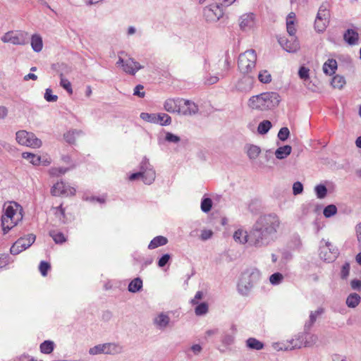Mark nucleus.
Here are the masks:
<instances>
[{"label": "nucleus", "instance_id": "20", "mask_svg": "<svg viewBox=\"0 0 361 361\" xmlns=\"http://www.w3.org/2000/svg\"><path fill=\"white\" fill-rule=\"evenodd\" d=\"M236 331L237 328L235 325L232 324L230 329V332H224L222 335L221 342L225 345H231L234 342Z\"/></svg>", "mask_w": 361, "mask_h": 361}, {"label": "nucleus", "instance_id": "13", "mask_svg": "<svg viewBox=\"0 0 361 361\" xmlns=\"http://www.w3.org/2000/svg\"><path fill=\"white\" fill-rule=\"evenodd\" d=\"M199 111L197 105L188 99H183V104H180V110L178 111V115L182 116H193Z\"/></svg>", "mask_w": 361, "mask_h": 361}, {"label": "nucleus", "instance_id": "7", "mask_svg": "<svg viewBox=\"0 0 361 361\" xmlns=\"http://www.w3.org/2000/svg\"><path fill=\"white\" fill-rule=\"evenodd\" d=\"M4 214L1 217L4 219H13L14 221H20L23 219V209L20 204L16 202L5 203L3 207Z\"/></svg>", "mask_w": 361, "mask_h": 361}, {"label": "nucleus", "instance_id": "19", "mask_svg": "<svg viewBox=\"0 0 361 361\" xmlns=\"http://www.w3.org/2000/svg\"><path fill=\"white\" fill-rule=\"evenodd\" d=\"M324 240L321 242V245L319 247V257L320 258L327 262H331L334 261L336 259V252H329L328 246H323Z\"/></svg>", "mask_w": 361, "mask_h": 361}, {"label": "nucleus", "instance_id": "18", "mask_svg": "<svg viewBox=\"0 0 361 361\" xmlns=\"http://www.w3.org/2000/svg\"><path fill=\"white\" fill-rule=\"evenodd\" d=\"M344 40L350 45H356L359 42V34L353 29H348L343 34Z\"/></svg>", "mask_w": 361, "mask_h": 361}, {"label": "nucleus", "instance_id": "46", "mask_svg": "<svg viewBox=\"0 0 361 361\" xmlns=\"http://www.w3.org/2000/svg\"><path fill=\"white\" fill-rule=\"evenodd\" d=\"M209 307L207 303L202 302L197 305L195 309V312L197 316L204 315L207 313Z\"/></svg>", "mask_w": 361, "mask_h": 361}, {"label": "nucleus", "instance_id": "3", "mask_svg": "<svg viewBox=\"0 0 361 361\" xmlns=\"http://www.w3.org/2000/svg\"><path fill=\"white\" fill-rule=\"evenodd\" d=\"M261 274L256 269H250L243 271L238 283V291L244 296L250 294L254 286L260 279Z\"/></svg>", "mask_w": 361, "mask_h": 361}, {"label": "nucleus", "instance_id": "51", "mask_svg": "<svg viewBox=\"0 0 361 361\" xmlns=\"http://www.w3.org/2000/svg\"><path fill=\"white\" fill-rule=\"evenodd\" d=\"M156 115L157 114H149L142 112L140 114V117L145 121L156 123Z\"/></svg>", "mask_w": 361, "mask_h": 361}, {"label": "nucleus", "instance_id": "43", "mask_svg": "<svg viewBox=\"0 0 361 361\" xmlns=\"http://www.w3.org/2000/svg\"><path fill=\"white\" fill-rule=\"evenodd\" d=\"M54 347V343L51 341H45L40 345V350L42 353L49 354L51 353Z\"/></svg>", "mask_w": 361, "mask_h": 361}, {"label": "nucleus", "instance_id": "34", "mask_svg": "<svg viewBox=\"0 0 361 361\" xmlns=\"http://www.w3.org/2000/svg\"><path fill=\"white\" fill-rule=\"evenodd\" d=\"M171 117L165 113H159L156 115V123L161 126H169L171 123Z\"/></svg>", "mask_w": 361, "mask_h": 361}, {"label": "nucleus", "instance_id": "9", "mask_svg": "<svg viewBox=\"0 0 361 361\" xmlns=\"http://www.w3.org/2000/svg\"><path fill=\"white\" fill-rule=\"evenodd\" d=\"M35 238L36 237L33 234L20 238L11 246L10 249L11 253L14 255L20 253L30 247L34 243Z\"/></svg>", "mask_w": 361, "mask_h": 361}, {"label": "nucleus", "instance_id": "33", "mask_svg": "<svg viewBox=\"0 0 361 361\" xmlns=\"http://www.w3.org/2000/svg\"><path fill=\"white\" fill-rule=\"evenodd\" d=\"M360 300L361 298L357 293H350L347 297L346 305L348 307L355 308L360 304Z\"/></svg>", "mask_w": 361, "mask_h": 361}, {"label": "nucleus", "instance_id": "64", "mask_svg": "<svg viewBox=\"0 0 361 361\" xmlns=\"http://www.w3.org/2000/svg\"><path fill=\"white\" fill-rule=\"evenodd\" d=\"M171 256L169 254L164 255L158 261V266L164 267L169 261Z\"/></svg>", "mask_w": 361, "mask_h": 361}, {"label": "nucleus", "instance_id": "62", "mask_svg": "<svg viewBox=\"0 0 361 361\" xmlns=\"http://www.w3.org/2000/svg\"><path fill=\"white\" fill-rule=\"evenodd\" d=\"M302 190H303V185L300 182L297 181L293 183V192L295 195L302 193Z\"/></svg>", "mask_w": 361, "mask_h": 361}, {"label": "nucleus", "instance_id": "5", "mask_svg": "<svg viewBox=\"0 0 361 361\" xmlns=\"http://www.w3.org/2000/svg\"><path fill=\"white\" fill-rule=\"evenodd\" d=\"M16 140L18 144L32 148H39L42 142L36 135L31 132L19 130L16 134Z\"/></svg>", "mask_w": 361, "mask_h": 361}, {"label": "nucleus", "instance_id": "57", "mask_svg": "<svg viewBox=\"0 0 361 361\" xmlns=\"http://www.w3.org/2000/svg\"><path fill=\"white\" fill-rule=\"evenodd\" d=\"M165 140L171 143H178L180 142V138L179 136L174 135L170 132L166 133Z\"/></svg>", "mask_w": 361, "mask_h": 361}, {"label": "nucleus", "instance_id": "52", "mask_svg": "<svg viewBox=\"0 0 361 361\" xmlns=\"http://www.w3.org/2000/svg\"><path fill=\"white\" fill-rule=\"evenodd\" d=\"M298 75L300 78L304 81L310 79V69L305 66H301L298 71Z\"/></svg>", "mask_w": 361, "mask_h": 361}, {"label": "nucleus", "instance_id": "26", "mask_svg": "<svg viewBox=\"0 0 361 361\" xmlns=\"http://www.w3.org/2000/svg\"><path fill=\"white\" fill-rule=\"evenodd\" d=\"M252 79L250 77H243L236 85V88L240 91H249L252 88Z\"/></svg>", "mask_w": 361, "mask_h": 361}, {"label": "nucleus", "instance_id": "37", "mask_svg": "<svg viewBox=\"0 0 361 361\" xmlns=\"http://www.w3.org/2000/svg\"><path fill=\"white\" fill-rule=\"evenodd\" d=\"M142 288V281L140 278L134 279L128 285V291L137 293Z\"/></svg>", "mask_w": 361, "mask_h": 361}, {"label": "nucleus", "instance_id": "15", "mask_svg": "<svg viewBox=\"0 0 361 361\" xmlns=\"http://www.w3.org/2000/svg\"><path fill=\"white\" fill-rule=\"evenodd\" d=\"M239 25L243 31L252 29L255 25V16L252 13H245L240 17Z\"/></svg>", "mask_w": 361, "mask_h": 361}, {"label": "nucleus", "instance_id": "12", "mask_svg": "<svg viewBox=\"0 0 361 361\" xmlns=\"http://www.w3.org/2000/svg\"><path fill=\"white\" fill-rule=\"evenodd\" d=\"M75 189L67 185L64 182H57L51 188V194L54 196L59 195H74Z\"/></svg>", "mask_w": 361, "mask_h": 361}, {"label": "nucleus", "instance_id": "48", "mask_svg": "<svg viewBox=\"0 0 361 361\" xmlns=\"http://www.w3.org/2000/svg\"><path fill=\"white\" fill-rule=\"evenodd\" d=\"M212 207V201L210 198L207 197L202 199L201 202V209L203 212H209Z\"/></svg>", "mask_w": 361, "mask_h": 361}, {"label": "nucleus", "instance_id": "61", "mask_svg": "<svg viewBox=\"0 0 361 361\" xmlns=\"http://www.w3.org/2000/svg\"><path fill=\"white\" fill-rule=\"evenodd\" d=\"M153 168L152 165L150 164L149 159L146 157L143 158V159L141 161L140 167V171H147L148 169H151Z\"/></svg>", "mask_w": 361, "mask_h": 361}, {"label": "nucleus", "instance_id": "39", "mask_svg": "<svg viewBox=\"0 0 361 361\" xmlns=\"http://www.w3.org/2000/svg\"><path fill=\"white\" fill-rule=\"evenodd\" d=\"M49 235L52 238L54 241L59 244V243H63L66 241V238L65 237L64 234L61 232L56 230H51L49 231Z\"/></svg>", "mask_w": 361, "mask_h": 361}, {"label": "nucleus", "instance_id": "16", "mask_svg": "<svg viewBox=\"0 0 361 361\" xmlns=\"http://www.w3.org/2000/svg\"><path fill=\"white\" fill-rule=\"evenodd\" d=\"M183 104V98H169L164 103V109L170 114H178L180 110V104Z\"/></svg>", "mask_w": 361, "mask_h": 361}, {"label": "nucleus", "instance_id": "60", "mask_svg": "<svg viewBox=\"0 0 361 361\" xmlns=\"http://www.w3.org/2000/svg\"><path fill=\"white\" fill-rule=\"evenodd\" d=\"M68 171V168L56 167V168H51L49 171V173L51 176H58L61 174H64Z\"/></svg>", "mask_w": 361, "mask_h": 361}, {"label": "nucleus", "instance_id": "50", "mask_svg": "<svg viewBox=\"0 0 361 361\" xmlns=\"http://www.w3.org/2000/svg\"><path fill=\"white\" fill-rule=\"evenodd\" d=\"M283 279V276L279 272L274 273L269 277V281L272 285H278L281 283Z\"/></svg>", "mask_w": 361, "mask_h": 361}, {"label": "nucleus", "instance_id": "59", "mask_svg": "<svg viewBox=\"0 0 361 361\" xmlns=\"http://www.w3.org/2000/svg\"><path fill=\"white\" fill-rule=\"evenodd\" d=\"M286 29L287 32L290 35V37H296L295 36V34L296 32V29L294 25L293 20H290L288 22H286Z\"/></svg>", "mask_w": 361, "mask_h": 361}, {"label": "nucleus", "instance_id": "55", "mask_svg": "<svg viewBox=\"0 0 361 361\" xmlns=\"http://www.w3.org/2000/svg\"><path fill=\"white\" fill-rule=\"evenodd\" d=\"M273 348L277 350H290L288 341L285 342H278L273 344Z\"/></svg>", "mask_w": 361, "mask_h": 361}, {"label": "nucleus", "instance_id": "25", "mask_svg": "<svg viewBox=\"0 0 361 361\" xmlns=\"http://www.w3.org/2000/svg\"><path fill=\"white\" fill-rule=\"evenodd\" d=\"M337 69V62L335 59H328L323 65V71L325 74L331 75Z\"/></svg>", "mask_w": 361, "mask_h": 361}, {"label": "nucleus", "instance_id": "35", "mask_svg": "<svg viewBox=\"0 0 361 361\" xmlns=\"http://www.w3.org/2000/svg\"><path fill=\"white\" fill-rule=\"evenodd\" d=\"M246 346L252 350H261L264 348V344L255 338H249L246 341Z\"/></svg>", "mask_w": 361, "mask_h": 361}, {"label": "nucleus", "instance_id": "11", "mask_svg": "<svg viewBox=\"0 0 361 361\" xmlns=\"http://www.w3.org/2000/svg\"><path fill=\"white\" fill-rule=\"evenodd\" d=\"M203 15L207 21L214 23L223 16L224 12L219 5L211 4L204 8Z\"/></svg>", "mask_w": 361, "mask_h": 361}, {"label": "nucleus", "instance_id": "28", "mask_svg": "<svg viewBox=\"0 0 361 361\" xmlns=\"http://www.w3.org/2000/svg\"><path fill=\"white\" fill-rule=\"evenodd\" d=\"M31 47L34 51L39 52L43 47L42 38L39 35L35 34L31 37Z\"/></svg>", "mask_w": 361, "mask_h": 361}, {"label": "nucleus", "instance_id": "54", "mask_svg": "<svg viewBox=\"0 0 361 361\" xmlns=\"http://www.w3.org/2000/svg\"><path fill=\"white\" fill-rule=\"evenodd\" d=\"M103 346L104 343L94 345V347L90 348L89 353L93 355L104 354V348Z\"/></svg>", "mask_w": 361, "mask_h": 361}, {"label": "nucleus", "instance_id": "10", "mask_svg": "<svg viewBox=\"0 0 361 361\" xmlns=\"http://www.w3.org/2000/svg\"><path fill=\"white\" fill-rule=\"evenodd\" d=\"M117 66H121L123 71L130 75H134L140 69L143 68L138 62L135 61L133 58H128L126 60L123 59L120 56L116 62Z\"/></svg>", "mask_w": 361, "mask_h": 361}, {"label": "nucleus", "instance_id": "41", "mask_svg": "<svg viewBox=\"0 0 361 361\" xmlns=\"http://www.w3.org/2000/svg\"><path fill=\"white\" fill-rule=\"evenodd\" d=\"M331 84L334 88L341 89L345 84V80L343 76L336 75L332 78Z\"/></svg>", "mask_w": 361, "mask_h": 361}, {"label": "nucleus", "instance_id": "36", "mask_svg": "<svg viewBox=\"0 0 361 361\" xmlns=\"http://www.w3.org/2000/svg\"><path fill=\"white\" fill-rule=\"evenodd\" d=\"M22 157L27 159L35 166H38L41 164V157L37 154L30 152H23Z\"/></svg>", "mask_w": 361, "mask_h": 361}, {"label": "nucleus", "instance_id": "6", "mask_svg": "<svg viewBox=\"0 0 361 361\" xmlns=\"http://www.w3.org/2000/svg\"><path fill=\"white\" fill-rule=\"evenodd\" d=\"M4 43H11L14 45H25L28 43L29 35L25 31H9L1 38Z\"/></svg>", "mask_w": 361, "mask_h": 361}, {"label": "nucleus", "instance_id": "53", "mask_svg": "<svg viewBox=\"0 0 361 361\" xmlns=\"http://www.w3.org/2000/svg\"><path fill=\"white\" fill-rule=\"evenodd\" d=\"M290 135V130L287 127L281 128L278 133V137L281 141H286Z\"/></svg>", "mask_w": 361, "mask_h": 361}, {"label": "nucleus", "instance_id": "49", "mask_svg": "<svg viewBox=\"0 0 361 361\" xmlns=\"http://www.w3.org/2000/svg\"><path fill=\"white\" fill-rule=\"evenodd\" d=\"M258 78L262 83H269L271 81V74L266 70L262 71L258 75Z\"/></svg>", "mask_w": 361, "mask_h": 361}, {"label": "nucleus", "instance_id": "40", "mask_svg": "<svg viewBox=\"0 0 361 361\" xmlns=\"http://www.w3.org/2000/svg\"><path fill=\"white\" fill-rule=\"evenodd\" d=\"M82 132L78 130H71L64 134V139L70 144L75 142V137L81 135Z\"/></svg>", "mask_w": 361, "mask_h": 361}, {"label": "nucleus", "instance_id": "42", "mask_svg": "<svg viewBox=\"0 0 361 361\" xmlns=\"http://www.w3.org/2000/svg\"><path fill=\"white\" fill-rule=\"evenodd\" d=\"M271 126H272L271 123L269 121H268V120L263 121L259 123L258 128H257V131L259 134L264 135L268 133V131L270 130Z\"/></svg>", "mask_w": 361, "mask_h": 361}, {"label": "nucleus", "instance_id": "44", "mask_svg": "<svg viewBox=\"0 0 361 361\" xmlns=\"http://www.w3.org/2000/svg\"><path fill=\"white\" fill-rule=\"evenodd\" d=\"M60 85L65 89L70 94L73 93V89L70 81L63 78V74L60 73Z\"/></svg>", "mask_w": 361, "mask_h": 361}, {"label": "nucleus", "instance_id": "23", "mask_svg": "<svg viewBox=\"0 0 361 361\" xmlns=\"http://www.w3.org/2000/svg\"><path fill=\"white\" fill-rule=\"evenodd\" d=\"M233 239L235 242H238L242 244L247 243L250 245V233H247L242 229H238L235 231L233 234Z\"/></svg>", "mask_w": 361, "mask_h": 361}, {"label": "nucleus", "instance_id": "14", "mask_svg": "<svg viewBox=\"0 0 361 361\" xmlns=\"http://www.w3.org/2000/svg\"><path fill=\"white\" fill-rule=\"evenodd\" d=\"M278 42L286 51L290 53L296 52L300 49L297 37H290V39L279 37Z\"/></svg>", "mask_w": 361, "mask_h": 361}, {"label": "nucleus", "instance_id": "8", "mask_svg": "<svg viewBox=\"0 0 361 361\" xmlns=\"http://www.w3.org/2000/svg\"><path fill=\"white\" fill-rule=\"evenodd\" d=\"M328 6V4L325 3L322 4L319 8L314 21V28L319 32L324 31L329 23L330 14Z\"/></svg>", "mask_w": 361, "mask_h": 361}, {"label": "nucleus", "instance_id": "2", "mask_svg": "<svg viewBox=\"0 0 361 361\" xmlns=\"http://www.w3.org/2000/svg\"><path fill=\"white\" fill-rule=\"evenodd\" d=\"M281 101L280 96L275 92H266L251 97L247 102L248 106L257 111H268L276 108Z\"/></svg>", "mask_w": 361, "mask_h": 361}, {"label": "nucleus", "instance_id": "31", "mask_svg": "<svg viewBox=\"0 0 361 361\" xmlns=\"http://www.w3.org/2000/svg\"><path fill=\"white\" fill-rule=\"evenodd\" d=\"M292 147L290 145H284L279 147L275 152V156L278 159H283L290 154Z\"/></svg>", "mask_w": 361, "mask_h": 361}, {"label": "nucleus", "instance_id": "45", "mask_svg": "<svg viewBox=\"0 0 361 361\" xmlns=\"http://www.w3.org/2000/svg\"><path fill=\"white\" fill-rule=\"evenodd\" d=\"M314 191L317 195V197L319 199H323L326 196L327 194V188L324 185H317L314 188Z\"/></svg>", "mask_w": 361, "mask_h": 361}, {"label": "nucleus", "instance_id": "29", "mask_svg": "<svg viewBox=\"0 0 361 361\" xmlns=\"http://www.w3.org/2000/svg\"><path fill=\"white\" fill-rule=\"evenodd\" d=\"M168 243V239L162 235H159L154 238L148 245V249L154 250L158 247L164 246Z\"/></svg>", "mask_w": 361, "mask_h": 361}, {"label": "nucleus", "instance_id": "47", "mask_svg": "<svg viewBox=\"0 0 361 361\" xmlns=\"http://www.w3.org/2000/svg\"><path fill=\"white\" fill-rule=\"evenodd\" d=\"M337 213V207L334 204L326 206L323 211L324 216L326 218L331 217Z\"/></svg>", "mask_w": 361, "mask_h": 361}, {"label": "nucleus", "instance_id": "4", "mask_svg": "<svg viewBox=\"0 0 361 361\" xmlns=\"http://www.w3.org/2000/svg\"><path fill=\"white\" fill-rule=\"evenodd\" d=\"M257 54L254 49L247 50L240 54L238 57V69L243 74L250 73L255 68Z\"/></svg>", "mask_w": 361, "mask_h": 361}, {"label": "nucleus", "instance_id": "27", "mask_svg": "<svg viewBox=\"0 0 361 361\" xmlns=\"http://www.w3.org/2000/svg\"><path fill=\"white\" fill-rule=\"evenodd\" d=\"M300 335H304V347H310L314 345L318 341V336L316 334L309 333V331H305L300 333Z\"/></svg>", "mask_w": 361, "mask_h": 361}, {"label": "nucleus", "instance_id": "58", "mask_svg": "<svg viewBox=\"0 0 361 361\" xmlns=\"http://www.w3.org/2000/svg\"><path fill=\"white\" fill-rule=\"evenodd\" d=\"M51 269L50 264L44 261H42L39 266V269L41 274L43 276H46L47 275L48 271Z\"/></svg>", "mask_w": 361, "mask_h": 361}, {"label": "nucleus", "instance_id": "1", "mask_svg": "<svg viewBox=\"0 0 361 361\" xmlns=\"http://www.w3.org/2000/svg\"><path fill=\"white\" fill-rule=\"evenodd\" d=\"M280 224L279 216L274 214L259 216L250 231V245L262 247L273 243Z\"/></svg>", "mask_w": 361, "mask_h": 361}, {"label": "nucleus", "instance_id": "17", "mask_svg": "<svg viewBox=\"0 0 361 361\" xmlns=\"http://www.w3.org/2000/svg\"><path fill=\"white\" fill-rule=\"evenodd\" d=\"M153 324L159 330H165L171 325V319L165 312L159 313L154 319Z\"/></svg>", "mask_w": 361, "mask_h": 361}, {"label": "nucleus", "instance_id": "56", "mask_svg": "<svg viewBox=\"0 0 361 361\" xmlns=\"http://www.w3.org/2000/svg\"><path fill=\"white\" fill-rule=\"evenodd\" d=\"M44 97L49 102H54L58 99L57 95L52 94V91L50 88L46 89Z\"/></svg>", "mask_w": 361, "mask_h": 361}, {"label": "nucleus", "instance_id": "22", "mask_svg": "<svg viewBox=\"0 0 361 361\" xmlns=\"http://www.w3.org/2000/svg\"><path fill=\"white\" fill-rule=\"evenodd\" d=\"M104 354L116 355L121 353L123 347L115 343H104Z\"/></svg>", "mask_w": 361, "mask_h": 361}, {"label": "nucleus", "instance_id": "24", "mask_svg": "<svg viewBox=\"0 0 361 361\" xmlns=\"http://www.w3.org/2000/svg\"><path fill=\"white\" fill-rule=\"evenodd\" d=\"M288 344L290 350L304 347V335H300V334L296 335L292 339L288 340Z\"/></svg>", "mask_w": 361, "mask_h": 361}, {"label": "nucleus", "instance_id": "21", "mask_svg": "<svg viewBox=\"0 0 361 361\" xmlns=\"http://www.w3.org/2000/svg\"><path fill=\"white\" fill-rule=\"evenodd\" d=\"M324 312V309L322 307L318 308L316 311H312L310 314L309 320L307 321L304 325L305 331H310L317 320V317L320 316Z\"/></svg>", "mask_w": 361, "mask_h": 361}, {"label": "nucleus", "instance_id": "32", "mask_svg": "<svg viewBox=\"0 0 361 361\" xmlns=\"http://www.w3.org/2000/svg\"><path fill=\"white\" fill-rule=\"evenodd\" d=\"M156 178L155 171L152 168L151 169L147 170V171H142V178L145 184H152Z\"/></svg>", "mask_w": 361, "mask_h": 361}, {"label": "nucleus", "instance_id": "30", "mask_svg": "<svg viewBox=\"0 0 361 361\" xmlns=\"http://www.w3.org/2000/svg\"><path fill=\"white\" fill-rule=\"evenodd\" d=\"M245 148L247 154L251 160L256 159L261 153L260 147L255 145H247Z\"/></svg>", "mask_w": 361, "mask_h": 361}, {"label": "nucleus", "instance_id": "63", "mask_svg": "<svg viewBox=\"0 0 361 361\" xmlns=\"http://www.w3.org/2000/svg\"><path fill=\"white\" fill-rule=\"evenodd\" d=\"M144 89V86L142 85H137L134 88L133 94L140 98H143L145 95V92L141 91Z\"/></svg>", "mask_w": 361, "mask_h": 361}, {"label": "nucleus", "instance_id": "38", "mask_svg": "<svg viewBox=\"0 0 361 361\" xmlns=\"http://www.w3.org/2000/svg\"><path fill=\"white\" fill-rule=\"evenodd\" d=\"M18 224V221H14L13 219L7 220L4 219V217H1V228L4 234H6L11 228L16 226Z\"/></svg>", "mask_w": 361, "mask_h": 361}]
</instances>
